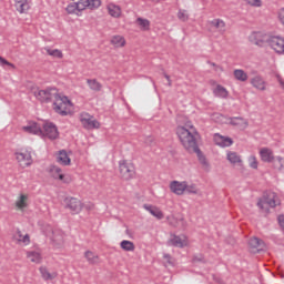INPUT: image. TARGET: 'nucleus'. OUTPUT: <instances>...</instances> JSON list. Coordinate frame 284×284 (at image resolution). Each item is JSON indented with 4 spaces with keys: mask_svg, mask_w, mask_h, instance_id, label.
<instances>
[{
    "mask_svg": "<svg viewBox=\"0 0 284 284\" xmlns=\"http://www.w3.org/2000/svg\"><path fill=\"white\" fill-rule=\"evenodd\" d=\"M278 19H280L281 23H283V26H284V9H281V11L278 13Z\"/></svg>",
    "mask_w": 284,
    "mask_h": 284,
    "instance_id": "nucleus-49",
    "label": "nucleus"
},
{
    "mask_svg": "<svg viewBox=\"0 0 284 284\" xmlns=\"http://www.w3.org/2000/svg\"><path fill=\"white\" fill-rule=\"evenodd\" d=\"M170 187H171V192H173V194H178V196H181V194H183V192H185L186 183L173 181L171 183Z\"/></svg>",
    "mask_w": 284,
    "mask_h": 284,
    "instance_id": "nucleus-20",
    "label": "nucleus"
},
{
    "mask_svg": "<svg viewBox=\"0 0 284 284\" xmlns=\"http://www.w3.org/2000/svg\"><path fill=\"white\" fill-rule=\"evenodd\" d=\"M277 81H278L280 85L282 88H284V81H283V78H281V75H277Z\"/></svg>",
    "mask_w": 284,
    "mask_h": 284,
    "instance_id": "nucleus-52",
    "label": "nucleus"
},
{
    "mask_svg": "<svg viewBox=\"0 0 284 284\" xmlns=\"http://www.w3.org/2000/svg\"><path fill=\"white\" fill-rule=\"evenodd\" d=\"M214 281H216V283H223V281L219 277H214Z\"/></svg>",
    "mask_w": 284,
    "mask_h": 284,
    "instance_id": "nucleus-54",
    "label": "nucleus"
},
{
    "mask_svg": "<svg viewBox=\"0 0 284 284\" xmlns=\"http://www.w3.org/2000/svg\"><path fill=\"white\" fill-rule=\"evenodd\" d=\"M108 12L114 19H119V17H121V7H119V6L114 4V3H110L108 6Z\"/></svg>",
    "mask_w": 284,
    "mask_h": 284,
    "instance_id": "nucleus-28",
    "label": "nucleus"
},
{
    "mask_svg": "<svg viewBox=\"0 0 284 284\" xmlns=\"http://www.w3.org/2000/svg\"><path fill=\"white\" fill-rule=\"evenodd\" d=\"M119 172L120 178L123 181H132V179H134L136 175V169H134V164L125 160L119 162Z\"/></svg>",
    "mask_w": 284,
    "mask_h": 284,
    "instance_id": "nucleus-5",
    "label": "nucleus"
},
{
    "mask_svg": "<svg viewBox=\"0 0 284 284\" xmlns=\"http://www.w3.org/2000/svg\"><path fill=\"white\" fill-rule=\"evenodd\" d=\"M22 243H24L26 245H28V243H30V235H24L21 240Z\"/></svg>",
    "mask_w": 284,
    "mask_h": 284,
    "instance_id": "nucleus-48",
    "label": "nucleus"
},
{
    "mask_svg": "<svg viewBox=\"0 0 284 284\" xmlns=\"http://www.w3.org/2000/svg\"><path fill=\"white\" fill-rule=\"evenodd\" d=\"M27 257L31 261V263H41L42 261L41 253L37 251L27 252Z\"/></svg>",
    "mask_w": 284,
    "mask_h": 284,
    "instance_id": "nucleus-31",
    "label": "nucleus"
},
{
    "mask_svg": "<svg viewBox=\"0 0 284 284\" xmlns=\"http://www.w3.org/2000/svg\"><path fill=\"white\" fill-rule=\"evenodd\" d=\"M176 134L183 148H185L187 152L197 154V159L202 165H207V160L205 159V155H203V152H201V149H199V143L196 142L199 136L196 128H194L192 123H186L184 126L176 128Z\"/></svg>",
    "mask_w": 284,
    "mask_h": 284,
    "instance_id": "nucleus-1",
    "label": "nucleus"
},
{
    "mask_svg": "<svg viewBox=\"0 0 284 284\" xmlns=\"http://www.w3.org/2000/svg\"><path fill=\"white\" fill-rule=\"evenodd\" d=\"M204 262H205V257L203 256V254L193 256V263H204Z\"/></svg>",
    "mask_w": 284,
    "mask_h": 284,
    "instance_id": "nucleus-44",
    "label": "nucleus"
},
{
    "mask_svg": "<svg viewBox=\"0 0 284 284\" xmlns=\"http://www.w3.org/2000/svg\"><path fill=\"white\" fill-rule=\"evenodd\" d=\"M248 247H250L251 252L256 254V252H263V250L265 247V242H263V240H261L258 237H252L248 241Z\"/></svg>",
    "mask_w": 284,
    "mask_h": 284,
    "instance_id": "nucleus-15",
    "label": "nucleus"
},
{
    "mask_svg": "<svg viewBox=\"0 0 284 284\" xmlns=\"http://www.w3.org/2000/svg\"><path fill=\"white\" fill-rule=\"evenodd\" d=\"M264 205H268V207H276V205H281V201L278 200V195L275 192L267 191L263 195V200L257 202V207L263 210Z\"/></svg>",
    "mask_w": 284,
    "mask_h": 284,
    "instance_id": "nucleus-6",
    "label": "nucleus"
},
{
    "mask_svg": "<svg viewBox=\"0 0 284 284\" xmlns=\"http://www.w3.org/2000/svg\"><path fill=\"white\" fill-rule=\"evenodd\" d=\"M23 132H27V134H36L37 136H41L43 134V129L41 128V124L30 121L27 125L22 126Z\"/></svg>",
    "mask_w": 284,
    "mask_h": 284,
    "instance_id": "nucleus-13",
    "label": "nucleus"
},
{
    "mask_svg": "<svg viewBox=\"0 0 284 284\" xmlns=\"http://www.w3.org/2000/svg\"><path fill=\"white\" fill-rule=\"evenodd\" d=\"M53 110L61 116H68V114H72V101L65 95H60L53 102Z\"/></svg>",
    "mask_w": 284,
    "mask_h": 284,
    "instance_id": "nucleus-3",
    "label": "nucleus"
},
{
    "mask_svg": "<svg viewBox=\"0 0 284 284\" xmlns=\"http://www.w3.org/2000/svg\"><path fill=\"white\" fill-rule=\"evenodd\" d=\"M49 173L53 179H59V181H62L63 183H70V180L65 178L63 173H61V168L57 165H51L49 169Z\"/></svg>",
    "mask_w": 284,
    "mask_h": 284,
    "instance_id": "nucleus-17",
    "label": "nucleus"
},
{
    "mask_svg": "<svg viewBox=\"0 0 284 284\" xmlns=\"http://www.w3.org/2000/svg\"><path fill=\"white\" fill-rule=\"evenodd\" d=\"M214 142L215 145H219L220 148H230L234 144V140H232V138L223 136L219 133H215Z\"/></svg>",
    "mask_w": 284,
    "mask_h": 284,
    "instance_id": "nucleus-16",
    "label": "nucleus"
},
{
    "mask_svg": "<svg viewBox=\"0 0 284 284\" xmlns=\"http://www.w3.org/2000/svg\"><path fill=\"white\" fill-rule=\"evenodd\" d=\"M28 195H21L19 201H17L16 205L19 207V210H23V207H28Z\"/></svg>",
    "mask_w": 284,
    "mask_h": 284,
    "instance_id": "nucleus-39",
    "label": "nucleus"
},
{
    "mask_svg": "<svg viewBox=\"0 0 284 284\" xmlns=\"http://www.w3.org/2000/svg\"><path fill=\"white\" fill-rule=\"evenodd\" d=\"M229 123L230 125H233L234 128H241L242 130H245V128L250 125L247 120L241 116L229 118Z\"/></svg>",
    "mask_w": 284,
    "mask_h": 284,
    "instance_id": "nucleus-18",
    "label": "nucleus"
},
{
    "mask_svg": "<svg viewBox=\"0 0 284 284\" xmlns=\"http://www.w3.org/2000/svg\"><path fill=\"white\" fill-rule=\"evenodd\" d=\"M163 258L166 261V263H169V265H172V256L170 254H164Z\"/></svg>",
    "mask_w": 284,
    "mask_h": 284,
    "instance_id": "nucleus-47",
    "label": "nucleus"
},
{
    "mask_svg": "<svg viewBox=\"0 0 284 284\" xmlns=\"http://www.w3.org/2000/svg\"><path fill=\"white\" fill-rule=\"evenodd\" d=\"M227 161H230V163L233 165H235V163H243V160H241L239 153L232 151L227 153Z\"/></svg>",
    "mask_w": 284,
    "mask_h": 284,
    "instance_id": "nucleus-32",
    "label": "nucleus"
},
{
    "mask_svg": "<svg viewBox=\"0 0 284 284\" xmlns=\"http://www.w3.org/2000/svg\"><path fill=\"white\" fill-rule=\"evenodd\" d=\"M144 210H146V212H150V214H152V216H155V219H158L159 221L163 219V212L156 206L144 204Z\"/></svg>",
    "mask_w": 284,
    "mask_h": 284,
    "instance_id": "nucleus-21",
    "label": "nucleus"
},
{
    "mask_svg": "<svg viewBox=\"0 0 284 284\" xmlns=\"http://www.w3.org/2000/svg\"><path fill=\"white\" fill-rule=\"evenodd\" d=\"M267 45H270V48H272V50H274L275 52H277V54H284V39L281 37H268Z\"/></svg>",
    "mask_w": 284,
    "mask_h": 284,
    "instance_id": "nucleus-9",
    "label": "nucleus"
},
{
    "mask_svg": "<svg viewBox=\"0 0 284 284\" xmlns=\"http://www.w3.org/2000/svg\"><path fill=\"white\" fill-rule=\"evenodd\" d=\"M120 246L124 252H134L135 250L134 243L128 240L122 241Z\"/></svg>",
    "mask_w": 284,
    "mask_h": 284,
    "instance_id": "nucleus-33",
    "label": "nucleus"
},
{
    "mask_svg": "<svg viewBox=\"0 0 284 284\" xmlns=\"http://www.w3.org/2000/svg\"><path fill=\"white\" fill-rule=\"evenodd\" d=\"M87 83L93 92H101V90H103V84L98 82L97 79H87Z\"/></svg>",
    "mask_w": 284,
    "mask_h": 284,
    "instance_id": "nucleus-25",
    "label": "nucleus"
},
{
    "mask_svg": "<svg viewBox=\"0 0 284 284\" xmlns=\"http://www.w3.org/2000/svg\"><path fill=\"white\" fill-rule=\"evenodd\" d=\"M274 166L277 168V170H283L284 168V159L281 156L276 158V161L274 162Z\"/></svg>",
    "mask_w": 284,
    "mask_h": 284,
    "instance_id": "nucleus-41",
    "label": "nucleus"
},
{
    "mask_svg": "<svg viewBox=\"0 0 284 284\" xmlns=\"http://www.w3.org/2000/svg\"><path fill=\"white\" fill-rule=\"evenodd\" d=\"M80 122L85 130H99L101 128V123L93 119L89 113H81Z\"/></svg>",
    "mask_w": 284,
    "mask_h": 284,
    "instance_id": "nucleus-7",
    "label": "nucleus"
},
{
    "mask_svg": "<svg viewBox=\"0 0 284 284\" xmlns=\"http://www.w3.org/2000/svg\"><path fill=\"white\" fill-rule=\"evenodd\" d=\"M145 143L146 145H152V143H154V138L152 136L146 138Z\"/></svg>",
    "mask_w": 284,
    "mask_h": 284,
    "instance_id": "nucleus-50",
    "label": "nucleus"
},
{
    "mask_svg": "<svg viewBox=\"0 0 284 284\" xmlns=\"http://www.w3.org/2000/svg\"><path fill=\"white\" fill-rule=\"evenodd\" d=\"M60 95L61 93H59V89L57 88H47L36 93L37 100L41 101V103H51V101L54 103Z\"/></svg>",
    "mask_w": 284,
    "mask_h": 284,
    "instance_id": "nucleus-4",
    "label": "nucleus"
},
{
    "mask_svg": "<svg viewBox=\"0 0 284 284\" xmlns=\"http://www.w3.org/2000/svg\"><path fill=\"white\" fill-rule=\"evenodd\" d=\"M40 274H41V276H42V278L44 280V281H54V278H57V273H50L49 271H48V268H45V267H40Z\"/></svg>",
    "mask_w": 284,
    "mask_h": 284,
    "instance_id": "nucleus-30",
    "label": "nucleus"
},
{
    "mask_svg": "<svg viewBox=\"0 0 284 284\" xmlns=\"http://www.w3.org/2000/svg\"><path fill=\"white\" fill-rule=\"evenodd\" d=\"M44 234L45 236H50L55 245L63 243V232L61 230H52V226L48 225Z\"/></svg>",
    "mask_w": 284,
    "mask_h": 284,
    "instance_id": "nucleus-11",
    "label": "nucleus"
},
{
    "mask_svg": "<svg viewBox=\"0 0 284 284\" xmlns=\"http://www.w3.org/2000/svg\"><path fill=\"white\" fill-rule=\"evenodd\" d=\"M101 8V0H79V2H72L68 4L67 12L68 14H78L83 12V10H97Z\"/></svg>",
    "mask_w": 284,
    "mask_h": 284,
    "instance_id": "nucleus-2",
    "label": "nucleus"
},
{
    "mask_svg": "<svg viewBox=\"0 0 284 284\" xmlns=\"http://www.w3.org/2000/svg\"><path fill=\"white\" fill-rule=\"evenodd\" d=\"M250 162V168H252L253 170H258V161L256 160V156L252 155L248 159Z\"/></svg>",
    "mask_w": 284,
    "mask_h": 284,
    "instance_id": "nucleus-40",
    "label": "nucleus"
},
{
    "mask_svg": "<svg viewBox=\"0 0 284 284\" xmlns=\"http://www.w3.org/2000/svg\"><path fill=\"white\" fill-rule=\"evenodd\" d=\"M213 93L215 97H219L220 99H227L229 97V92L227 89H225V87L217 84L216 88L213 90Z\"/></svg>",
    "mask_w": 284,
    "mask_h": 284,
    "instance_id": "nucleus-26",
    "label": "nucleus"
},
{
    "mask_svg": "<svg viewBox=\"0 0 284 284\" xmlns=\"http://www.w3.org/2000/svg\"><path fill=\"white\" fill-rule=\"evenodd\" d=\"M260 156L264 163H273L274 161V152L272 151V149H261Z\"/></svg>",
    "mask_w": 284,
    "mask_h": 284,
    "instance_id": "nucleus-19",
    "label": "nucleus"
},
{
    "mask_svg": "<svg viewBox=\"0 0 284 284\" xmlns=\"http://www.w3.org/2000/svg\"><path fill=\"white\" fill-rule=\"evenodd\" d=\"M184 192H187V194H197L196 185H187L184 190Z\"/></svg>",
    "mask_w": 284,
    "mask_h": 284,
    "instance_id": "nucleus-43",
    "label": "nucleus"
},
{
    "mask_svg": "<svg viewBox=\"0 0 284 284\" xmlns=\"http://www.w3.org/2000/svg\"><path fill=\"white\" fill-rule=\"evenodd\" d=\"M251 84L253 85V88H256V90H265V80H263L261 75H256L255 78H253L251 80Z\"/></svg>",
    "mask_w": 284,
    "mask_h": 284,
    "instance_id": "nucleus-29",
    "label": "nucleus"
},
{
    "mask_svg": "<svg viewBox=\"0 0 284 284\" xmlns=\"http://www.w3.org/2000/svg\"><path fill=\"white\" fill-rule=\"evenodd\" d=\"M65 207L73 212V214H79L83 210V203L77 197H65Z\"/></svg>",
    "mask_w": 284,
    "mask_h": 284,
    "instance_id": "nucleus-10",
    "label": "nucleus"
},
{
    "mask_svg": "<svg viewBox=\"0 0 284 284\" xmlns=\"http://www.w3.org/2000/svg\"><path fill=\"white\" fill-rule=\"evenodd\" d=\"M44 50L47 54H49L50 57H54L55 59H63V52H61V50H58V49L51 50L48 48H45Z\"/></svg>",
    "mask_w": 284,
    "mask_h": 284,
    "instance_id": "nucleus-37",
    "label": "nucleus"
},
{
    "mask_svg": "<svg viewBox=\"0 0 284 284\" xmlns=\"http://www.w3.org/2000/svg\"><path fill=\"white\" fill-rule=\"evenodd\" d=\"M163 75L166 79L169 87H172V80L170 79V75L168 73H163Z\"/></svg>",
    "mask_w": 284,
    "mask_h": 284,
    "instance_id": "nucleus-51",
    "label": "nucleus"
},
{
    "mask_svg": "<svg viewBox=\"0 0 284 284\" xmlns=\"http://www.w3.org/2000/svg\"><path fill=\"white\" fill-rule=\"evenodd\" d=\"M250 6H254L255 8H261V0H247Z\"/></svg>",
    "mask_w": 284,
    "mask_h": 284,
    "instance_id": "nucleus-45",
    "label": "nucleus"
},
{
    "mask_svg": "<svg viewBox=\"0 0 284 284\" xmlns=\"http://www.w3.org/2000/svg\"><path fill=\"white\" fill-rule=\"evenodd\" d=\"M57 161L60 163V165H70L71 163L70 156H68V152L65 150L59 151Z\"/></svg>",
    "mask_w": 284,
    "mask_h": 284,
    "instance_id": "nucleus-23",
    "label": "nucleus"
},
{
    "mask_svg": "<svg viewBox=\"0 0 284 284\" xmlns=\"http://www.w3.org/2000/svg\"><path fill=\"white\" fill-rule=\"evenodd\" d=\"M16 159L20 168H30L32 165V154L28 151L16 153Z\"/></svg>",
    "mask_w": 284,
    "mask_h": 284,
    "instance_id": "nucleus-12",
    "label": "nucleus"
},
{
    "mask_svg": "<svg viewBox=\"0 0 284 284\" xmlns=\"http://www.w3.org/2000/svg\"><path fill=\"white\" fill-rule=\"evenodd\" d=\"M270 36H263L258 32H254L250 36V41L254 45H258L260 48H263V45L267 44V39Z\"/></svg>",
    "mask_w": 284,
    "mask_h": 284,
    "instance_id": "nucleus-14",
    "label": "nucleus"
},
{
    "mask_svg": "<svg viewBox=\"0 0 284 284\" xmlns=\"http://www.w3.org/2000/svg\"><path fill=\"white\" fill-rule=\"evenodd\" d=\"M16 9L20 14H23V12H27L30 10V3L28 0H16Z\"/></svg>",
    "mask_w": 284,
    "mask_h": 284,
    "instance_id": "nucleus-24",
    "label": "nucleus"
},
{
    "mask_svg": "<svg viewBox=\"0 0 284 284\" xmlns=\"http://www.w3.org/2000/svg\"><path fill=\"white\" fill-rule=\"evenodd\" d=\"M233 75L235 77L236 81H247V73H245V71H243L242 69L234 70Z\"/></svg>",
    "mask_w": 284,
    "mask_h": 284,
    "instance_id": "nucleus-35",
    "label": "nucleus"
},
{
    "mask_svg": "<svg viewBox=\"0 0 284 284\" xmlns=\"http://www.w3.org/2000/svg\"><path fill=\"white\" fill-rule=\"evenodd\" d=\"M111 44L115 48H123V45H125V39L121 36H114L111 39Z\"/></svg>",
    "mask_w": 284,
    "mask_h": 284,
    "instance_id": "nucleus-34",
    "label": "nucleus"
},
{
    "mask_svg": "<svg viewBox=\"0 0 284 284\" xmlns=\"http://www.w3.org/2000/svg\"><path fill=\"white\" fill-rule=\"evenodd\" d=\"M84 257L87 258L88 263H90V265H99V263H101L99 255L92 251H87L84 253Z\"/></svg>",
    "mask_w": 284,
    "mask_h": 284,
    "instance_id": "nucleus-22",
    "label": "nucleus"
},
{
    "mask_svg": "<svg viewBox=\"0 0 284 284\" xmlns=\"http://www.w3.org/2000/svg\"><path fill=\"white\" fill-rule=\"evenodd\" d=\"M136 23L140 26L141 29L150 30V20L143 19V18H138Z\"/></svg>",
    "mask_w": 284,
    "mask_h": 284,
    "instance_id": "nucleus-38",
    "label": "nucleus"
},
{
    "mask_svg": "<svg viewBox=\"0 0 284 284\" xmlns=\"http://www.w3.org/2000/svg\"><path fill=\"white\" fill-rule=\"evenodd\" d=\"M0 63L1 65H9L10 68H14V64L8 62L3 57L0 55Z\"/></svg>",
    "mask_w": 284,
    "mask_h": 284,
    "instance_id": "nucleus-46",
    "label": "nucleus"
},
{
    "mask_svg": "<svg viewBox=\"0 0 284 284\" xmlns=\"http://www.w3.org/2000/svg\"><path fill=\"white\" fill-rule=\"evenodd\" d=\"M42 134L40 136H45L51 141H54V139H59V130L57 129V125L54 123L47 122L42 125Z\"/></svg>",
    "mask_w": 284,
    "mask_h": 284,
    "instance_id": "nucleus-8",
    "label": "nucleus"
},
{
    "mask_svg": "<svg viewBox=\"0 0 284 284\" xmlns=\"http://www.w3.org/2000/svg\"><path fill=\"white\" fill-rule=\"evenodd\" d=\"M211 65H212V68H215V70H219V65H216V63H214V62H209Z\"/></svg>",
    "mask_w": 284,
    "mask_h": 284,
    "instance_id": "nucleus-53",
    "label": "nucleus"
},
{
    "mask_svg": "<svg viewBox=\"0 0 284 284\" xmlns=\"http://www.w3.org/2000/svg\"><path fill=\"white\" fill-rule=\"evenodd\" d=\"M170 243L173 247H185L187 245V241L179 235H174L173 239L170 240Z\"/></svg>",
    "mask_w": 284,
    "mask_h": 284,
    "instance_id": "nucleus-27",
    "label": "nucleus"
},
{
    "mask_svg": "<svg viewBox=\"0 0 284 284\" xmlns=\"http://www.w3.org/2000/svg\"><path fill=\"white\" fill-rule=\"evenodd\" d=\"M211 26H213L214 28H216L222 32H225V21L221 19H214L213 21H211Z\"/></svg>",
    "mask_w": 284,
    "mask_h": 284,
    "instance_id": "nucleus-36",
    "label": "nucleus"
},
{
    "mask_svg": "<svg viewBox=\"0 0 284 284\" xmlns=\"http://www.w3.org/2000/svg\"><path fill=\"white\" fill-rule=\"evenodd\" d=\"M178 18L180 19V21H187V19H190V17L187 16V11L185 10H180L178 13Z\"/></svg>",
    "mask_w": 284,
    "mask_h": 284,
    "instance_id": "nucleus-42",
    "label": "nucleus"
}]
</instances>
